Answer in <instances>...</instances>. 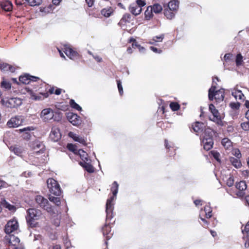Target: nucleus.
Wrapping results in <instances>:
<instances>
[{"label": "nucleus", "mask_w": 249, "mask_h": 249, "mask_svg": "<svg viewBox=\"0 0 249 249\" xmlns=\"http://www.w3.org/2000/svg\"><path fill=\"white\" fill-rule=\"evenodd\" d=\"M86 1L88 4L89 6L91 7L93 4L94 0H86Z\"/></svg>", "instance_id": "obj_63"}, {"label": "nucleus", "mask_w": 249, "mask_h": 249, "mask_svg": "<svg viewBox=\"0 0 249 249\" xmlns=\"http://www.w3.org/2000/svg\"><path fill=\"white\" fill-rule=\"evenodd\" d=\"M201 143L204 149L209 150L212 148L213 144V138L207 137V138L201 139Z\"/></svg>", "instance_id": "obj_16"}, {"label": "nucleus", "mask_w": 249, "mask_h": 249, "mask_svg": "<svg viewBox=\"0 0 249 249\" xmlns=\"http://www.w3.org/2000/svg\"><path fill=\"white\" fill-rule=\"evenodd\" d=\"M230 106L233 109H238L240 106V104L238 102L231 103Z\"/></svg>", "instance_id": "obj_52"}, {"label": "nucleus", "mask_w": 249, "mask_h": 249, "mask_svg": "<svg viewBox=\"0 0 249 249\" xmlns=\"http://www.w3.org/2000/svg\"><path fill=\"white\" fill-rule=\"evenodd\" d=\"M170 107L173 111H177L179 109V105L176 102H172L170 104Z\"/></svg>", "instance_id": "obj_46"}, {"label": "nucleus", "mask_w": 249, "mask_h": 249, "mask_svg": "<svg viewBox=\"0 0 249 249\" xmlns=\"http://www.w3.org/2000/svg\"><path fill=\"white\" fill-rule=\"evenodd\" d=\"M240 159L235 158L234 157H230L229 160L231 164L236 168H240L242 166V163L241 162Z\"/></svg>", "instance_id": "obj_29"}, {"label": "nucleus", "mask_w": 249, "mask_h": 249, "mask_svg": "<svg viewBox=\"0 0 249 249\" xmlns=\"http://www.w3.org/2000/svg\"><path fill=\"white\" fill-rule=\"evenodd\" d=\"M49 199L50 201L53 202L57 206H59L61 204L60 199L59 197H55L52 196H50Z\"/></svg>", "instance_id": "obj_41"}, {"label": "nucleus", "mask_w": 249, "mask_h": 249, "mask_svg": "<svg viewBox=\"0 0 249 249\" xmlns=\"http://www.w3.org/2000/svg\"><path fill=\"white\" fill-rule=\"evenodd\" d=\"M200 218L201 220L203 222V223L204 224L203 226L204 227L206 228V227H207L208 226L209 224V222L205 219H204V218H203L202 217H201L200 216Z\"/></svg>", "instance_id": "obj_62"}, {"label": "nucleus", "mask_w": 249, "mask_h": 249, "mask_svg": "<svg viewBox=\"0 0 249 249\" xmlns=\"http://www.w3.org/2000/svg\"><path fill=\"white\" fill-rule=\"evenodd\" d=\"M18 227V224L17 220H10L5 225L4 231L6 234H10L12 232L16 231Z\"/></svg>", "instance_id": "obj_10"}, {"label": "nucleus", "mask_w": 249, "mask_h": 249, "mask_svg": "<svg viewBox=\"0 0 249 249\" xmlns=\"http://www.w3.org/2000/svg\"><path fill=\"white\" fill-rule=\"evenodd\" d=\"M150 48L152 51L156 53H160L162 52V51L161 50H159L158 49L155 47L151 46L150 47Z\"/></svg>", "instance_id": "obj_58"}, {"label": "nucleus", "mask_w": 249, "mask_h": 249, "mask_svg": "<svg viewBox=\"0 0 249 249\" xmlns=\"http://www.w3.org/2000/svg\"><path fill=\"white\" fill-rule=\"evenodd\" d=\"M176 12L172 11L168 8H165L164 10V14L165 16L169 19L173 18Z\"/></svg>", "instance_id": "obj_34"}, {"label": "nucleus", "mask_w": 249, "mask_h": 249, "mask_svg": "<svg viewBox=\"0 0 249 249\" xmlns=\"http://www.w3.org/2000/svg\"><path fill=\"white\" fill-rule=\"evenodd\" d=\"M216 86L213 85L211 88L209 89L208 97L209 99L212 101L214 99L217 102L223 101L224 98V93L223 89L215 90Z\"/></svg>", "instance_id": "obj_4"}, {"label": "nucleus", "mask_w": 249, "mask_h": 249, "mask_svg": "<svg viewBox=\"0 0 249 249\" xmlns=\"http://www.w3.org/2000/svg\"><path fill=\"white\" fill-rule=\"evenodd\" d=\"M222 144L226 149H230L232 147V142L227 138H224L221 142Z\"/></svg>", "instance_id": "obj_35"}, {"label": "nucleus", "mask_w": 249, "mask_h": 249, "mask_svg": "<svg viewBox=\"0 0 249 249\" xmlns=\"http://www.w3.org/2000/svg\"><path fill=\"white\" fill-rule=\"evenodd\" d=\"M178 7V2L176 0H171L168 4L167 8H169L172 11L177 12V9Z\"/></svg>", "instance_id": "obj_30"}, {"label": "nucleus", "mask_w": 249, "mask_h": 249, "mask_svg": "<svg viewBox=\"0 0 249 249\" xmlns=\"http://www.w3.org/2000/svg\"><path fill=\"white\" fill-rule=\"evenodd\" d=\"M31 98L34 100H41L44 99L45 98L48 97L49 94L48 92H40L38 94L32 91L30 92Z\"/></svg>", "instance_id": "obj_17"}, {"label": "nucleus", "mask_w": 249, "mask_h": 249, "mask_svg": "<svg viewBox=\"0 0 249 249\" xmlns=\"http://www.w3.org/2000/svg\"><path fill=\"white\" fill-rule=\"evenodd\" d=\"M243 57L240 53H239L237 55L236 58V64L237 66H240L242 65Z\"/></svg>", "instance_id": "obj_51"}, {"label": "nucleus", "mask_w": 249, "mask_h": 249, "mask_svg": "<svg viewBox=\"0 0 249 249\" xmlns=\"http://www.w3.org/2000/svg\"><path fill=\"white\" fill-rule=\"evenodd\" d=\"M35 201L40 207L46 210L48 212L50 213L53 212L52 207L49 204V201L42 196H36L35 197Z\"/></svg>", "instance_id": "obj_7"}, {"label": "nucleus", "mask_w": 249, "mask_h": 249, "mask_svg": "<svg viewBox=\"0 0 249 249\" xmlns=\"http://www.w3.org/2000/svg\"><path fill=\"white\" fill-rule=\"evenodd\" d=\"M202 135L201 136V139L207 138V137H210L211 138H213V130L210 127H206L205 126V128L204 129L203 131H202Z\"/></svg>", "instance_id": "obj_25"}, {"label": "nucleus", "mask_w": 249, "mask_h": 249, "mask_svg": "<svg viewBox=\"0 0 249 249\" xmlns=\"http://www.w3.org/2000/svg\"><path fill=\"white\" fill-rule=\"evenodd\" d=\"M226 183L229 187L232 186L234 183L233 177L230 175V177L226 179Z\"/></svg>", "instance_id": "obj_47"}, {"label": "nucleus", "mask_w": 249, "mask_h": 249, "mask_svg": "<svg viewBox=\"0 0 249 249\" xmlns=\"http://www.w3.org/2000/svg\"><path fill=\"white\" fill-rule=\"evenodd\" d=\"M89 54H90V55H92L93 56V57H94V59H95L97 62H99L102 61V58L100 57L99 56H98V55H93L92 54V53L90 52H89Z\"/></svg>", "instance_id": "obj_59"}, {"label": "nucleus", "mask_w": 249, "mask_h": 249, "mask_svg": "<svg viewBox=\"0 0 249 249\" xmlns=\"http://www.w3.org/2000/svg\"><path fill=\"white\" fill-rule=\"evenodd\" d=\"M231 95L236 100H243L244 95L241 90L234 89L231 91Z\"/></svg>", "instance_id": "obj_26"}, {"label": "nucleus", "mask_w": 249, "mask_h": 249, "mask_svg": "<svg viewBox=\"0 0 249 249\" xmlns=\"http://www.w3.org/2000/svg\"><path fill=\"white\" fill-rule=\"evenodd\" d=\"M41 216V212L40 210L36 209H29L27 210L26 220L28 224L32 227L36 225V220L39 219Z\"/></svg>", "instance_id": "obj_3"}, {"label": "nucleus", "mask_w": 249, "mask_h": 249, "mask_svg": "<svg viewBox=\"0 0 249 249\" xmlns=\"http://www.w3.org/2000/svg\"><path fill=\"white\" fill-rule=\"evenodd\" d=\"M137 4L138 6H140L142 8V6H144L146 3L144 0H137Z\"/></svg>", "instance_id": "obj_57"}, {"label": "nucleus", "mask_w": 249, "mask_h": 249, "mask_svg": "<svg viewBox=\"0 0 249 249\" xmlns=\"http://www.w3.org/2000/svg\"><path fill=\"white\" fill-rule=\"evenodd\" d=\"M117 87L118 89V90L119 92V93L121 95H122L123 93V89L122 85V83L120 80H117Z\"/></svg>", "instance_id": "obj_53"}, {"label": "nucleus", "mask_w": 249, "mask_h": 249, "mask_svg": "<svg viewBox=\"0 0 249 249\" xmlns=\"http://www.w3.org/2000/svg\"><path fill=\"white\" fill-rule=\"evenodd\" d=\"M119 185L116 181H114L111 188V191L112 192L113 196L107 200L106 203V213L107 219H111L112 218V212L113 210L114 204L112 202L115 198L118 193Z\"/></svg>", "instance_id": "obj_1"}, {"label": "nucleus", "mask_w": 249, "mask_h": 249, "mask_svg": "<svg viewBox=\"0 0 249 249\" xmlns=\"http://www.w3.org/2000/svg\"><path fill=\"white\" fill-rule=\"evenodd\" d=\"M67 148L68 149L72 152H73L75 154L77 153V151L78 150L77 149L76 146L71 143H69L67 145Z\"/></svg>", "instance_id": "obj_45"}, {"label": "nucleus", "mask_w": 249, "mask_h": 249, "mask_svg": "<svg viewBox=\"0 0 249 249\" xmlns=\"http://www.w3.org/2000/svg\"><path fill=\"white\" fill-rule=\"evenodd\" d=\"M232 154L234 155L236 158L240 159L241 158L242 155L240 150L238 149H234L232 151Z\"/></svg>", "instance_id": "obj_50"}, {"label": "nucleus", "mask_w": 249, "mask_h": 249, "mask_svg": "<svg viewBox=\"0 0 249 249\" xmlns=\"http://www.w3.org/2000/svg\"><path fill=\"white\" fill-rule=\"evenodd\" d=\"M30 147L33 150V153L29 156V160H31V162L32 164L38 165V162L33 160V159L36 156L44 152L45 146L42 142L38 141H35L31 143Z\"/></svg>", "instance_id": "obj_2"}, {"label": "nucleus", "mask_w": 249, "mask_h": 249, "mask_svg": "<svg viewBox=\"0 0 249 249\" xmlns=\"http://www.w3.org/2000/svg\"><path fill=\"white\" fill-rule=\"evenodd\" d=\"M24 118L23 116L18 115L11 118L7 123L9 127H16L20 125L23 122Z\"/></svg>", "instance_id": "obj_9"}, {"label": "nucleus", "mask_w": 249, "mask_h": 249, "mask_svg": "<svg viewBox=\"0 0 249 249\" xmlns=\"http://www.w3.org/2000/svg\"><path fill=\"white\" fill-rule=\"evenodd\" d=\"M64 50L65 51L64 52L66 55L71 59H75L78 55L77 53L74 51L71 48L69 47L65 46Z\"/></svg>", "instance_id": "obj_18"}, {"label": "nucleus", "mask_w": 249, "mask_h": 249, "mask_svg": "<svg viewBox=\"0 0 249 249\" xmlns=\"http://www.w3.org/2000/svg\"><path fill=\"white\" fill-rule=\"evenodd\" d=\"M6 238L9 244L14 246H17L20 242L19 239L14 235H9L6 236Z\"/></svg>", "instance_id": "obj_20"}, {"label": "nucleus", "mask_w": 249, "mask_h": 249, "mask_svg": "<svg viewBox=\"0 0 249 249\" xmlns=\"http://www.w3.org/2000/svg\"><path fill=\"white\" fill-rule=\"evenodd\" d=\"M240 126L244 131H249V120L241 123Z\"/></svg>", "instance_id": "obj_48"}, {"label": "nucleus", "mask_w": 249, "mask_h": 249, "mask_svg": "<svg viewBox=\"0 0 249 249\" xmlns=\"http://www.w3.org/2000/svg\"><path fill=\"white\" fill-rule=\"evenodd\" d=\"M154 13L159 14L162 10V7L158 3L154 4L153 6H150Z\"/></svg>", "instance_id": "obj_39"}, {"label": "nucleus", "mask_w": 249, "mask_h": 249, "mask_svg": "<svg viewBox=\"0 0 249 249\" xmlns=\"http://www.w3.org/2000/svg\"><path fill=\"white\" fill-rule=\"evenodd\" d=\"M209 110L213 114L212 116H209L210 120L215 123L219 125L222 126L223 123L221 120V116L217 109L215 108L214 106L211 104L209 105Z\"/></svg>", "instance_id": "obj_6"}, {"label": "nucleus", "mask_w": 249, "mask_h": 249, "mask_svg": "<svg viewBox=\"0 0 249 249\" xmlns=\"http://www.w3.org/2000/svg\"><path fill=\"white\" fill-rule=\"evenodd\" d=\"M113 12V10L111 7H108L107 8H104L101 10V14L104 17L108 18L112 14Z\"/></svg>", "instance_id": "obj_37"}, {"label": "nucleus", "mask_w": 249, "mask_h": 249, "mask_svg": "<svg viewBox=\"0 0 249 249\" xmlns=\"http://www.w3.org/2000/svg\"><path fill=\"white\" fill-rule=\"evenodd\" d=\"M235 187L238 191L236 193L237 196L241 197L245 195V191L247 189V185L244 181H240L236 182Z\"/></svg>", "instance_id": "obj_11"}, {"label": "nucleus", "mask_w": 249, "mask_h": 249, "mask_svg": "<svg viewBox=\"0 0 249 249\" xmlns=\"http://www.w3.org/2000/svg\"><path fill=\"white\" fill-rule=\"evenodd\" d=\"M130 42H132V46L133 48L140 47V45L138 44L135 39L131 38L130 39Z\"/></svg>", "instance_id": "obj_56"}, {"label": "nucleus", "mask_w": 249, "mask_h": 249, "mask_svg": "<svg viewBox=\"0 0 249 249\" xmlns=\"http://www.w3.org/2000/svg\"><path fill=\"white\" fill-rule=\"evenodd\" d=\"M47 184L50 192L56 196H59L61 194V190L57 181L53 178H49Z\"/></svg>", "instance_id": "obj_5"}, {"label": "nucleus", "mask_w": 249, "mask_h": 249, "mask_svg": "<svg viewBox=\"0 0 249 249\" xmlns=\"http://www.w3.org/2000/svg\"><path fill=\"white\" fill-rule=\"evenodd\" d=\"M15 68L13 66L9 65L6 63H1V71H10L13 72L15 71Z\"/></svg>", "instance_id": "obj_33"}, {"label": "nucleus", "mask_w": 249, "mask_h": 249, "mask_svg": "<svg viewBox=\"0 0 249 249\" xmlns=\"http://www.w3.org/2000/svg\"><path fill=\"white\" fill-rule=\"evenodd\" d=\"M23 0H22L23 1ZM30 4V5L32 6H35L37 5H39L41 4L42 0H26ZM21 0H16V3L18 4H21Z\"/></svg>", "instance_id": "obj_32"}, {"label": "nucleus", "mask_w": 249, "mask_h": 249, "mask_svg": "<svg viewBox=\"0 0 249 249\" xmlns=\"http://www.w3.org/2000/svg\"><path fill=\"white\" fill-rule=\"evenodd\" d=\"M164 37V35L161 34L159 36H154L149 41V44L156 45V43L158 42H162Z\"/></svg>", "instance_id": "obj_36"}, {"label": "nucleus", "mask_w": 249, "mask_h": 249, "mask_svg": "<svg viewBox=\"0 0 249 249\" xmlns=\"http://www.w3.org/2000/svg\"><path fill=\"white\" fill-rule=\"evenodd\" d=\"M153 11L151 9V7H150V6H148L144 13L145 18L147 20H149L153 16Z\"/></svg>", "instance_id": "obj_40"}, {"label": "nucleus", "mask_w": 249, "mask_h": 249, "mask_svg": "<svg viewBox=\"0 0 249 249\" xmlns=\"http://www.w3.org/2000/svg\"><path fill=\"white\" fill-rule=\"evenodd\" d=\"M76 154L79 155L81 159L84 162L88 161V154L85 151H84L82 149H79Z\"/></svg>", "instance_id": "obj_38"}, {"label": "nucleus", "mask_w": 249, "mask_h": 249, "mask_svg": "<svg viewBox=\"0 0 249 249\" xmlns=\"http://www.w3.org/2000/svg\"><path fill=\"white\" fill-rule=\"evenodd\" d=\"M50 138L54 142H57L61 137V135L58 128L56 127H53L50 135Z\"/></svg>", "instance_id": "obj_13"}, {"label": "nucleus", "mask_w": 249, "mask_h": 249, "mask_svg": "<svg viewBox=\"0 0 249 249\" xmlns=\"http://www.w3.org/2000/svg\"><path fill=\"white\" fill-rule=\"evenodd\" d=\"M53 223L54 225H55L56 227H58L60 223V220L59 217L58 216L56 217H53Z\"/></svg>", "instance_id": "obj_54"}, {"label": "nucleus", "mask_w": 249, "mask_h": 249, "mask_svg": "<svg viewBox=\"0 0 249 249\" xmlns=\"http://www.w3.org/2000/svg\"><path fill=\"white\" fill-rule=\"evenodd\" d=\"M64 244L67 249H69L71 246V243L70 241L67 239L64 241Z\"/></svg>", "instance_id": "obj_61"}, {"label": "nucleus", "mask_w": 249, "mask_h": 249, "mask_svg": "<svg viewBox=\"0 0 249 249\" xmlns=\"http://www.w3.org/2000/svg\"><path fill=\"white\" fill-rule=\"evenodd\" d=\"M83 166L89 173H93L94 171L93 167L91 164L86 162V161L85 162Z\"/></svg>", "instance_id": "obj_42"}, {"label": "nucleus", "mask_w": 249, "mask_h": 249, "mask_svg": "<svg viewBox=\"0 0 249 249\" xmlns=\"http://www.w3.org/2000/svg\"><path fill=\"white\" fill-rule=\"evenodd\" d=\"M37 79H38L37 77L32 76L29 74H25L21 75L19 78V81L24 84H29L31 81H36Z\"/></svg>", "instance_id": "obj_15"}, {"label": "nucleus", "mask_w": 249, "mask_h": 249, "mask_svg": "<svg viewBox=\"0 0 249 249\" xmlns=\"http://www.w3.org/2000/svg\"><path fill=\"white\" fill-rule=\"evenodd\" d=\"M195 132L197 133L202 132L205 128V124L203 123L197 122L192 125Z\"/></svg>", "instance_id": "obj_22"}, {"label": "nucleus", "mask_w": 249, "mask_h": 249, "mask_svg": "<svg viewBox=\"0 0 249 249\" xmlns=\"http://www.w3.org/2000/svg\"><path fill=\"white\" fill-rule=\"evenodd\" d=\"M70 104L72 108L78 110L80 111L82 110L81 107L78 105L77 103H76L74 100L71 99L70 101Z\"/></svg>", "instance_id": "obj_44"}, {"label": "nucleus", "mask_w": 249, "mask_h": 249, "mask_svg": "<svg viewBox=\"0 0 249 249\" xmlns=\"http://www.w3.org/2000/svg\"><path fill=\"white\" fill-rule=\"evenodd\" d=\"M69 121L74 125H78L80 123V117L76 114H71L68 116Z\"/></svg>", "instance_id": "obj_24"}, {"label": "nucleus", "mask_w": 249, "mask_h": 249, "mask_svg": "<svg viewBox=\"0 0 249 249\" xmlns=\"http://www.w3.org/2000/svg\"><path fill=\"white\" fill-rule=\"evenodd\" d=\"M10 150L16 155L19 156H21L22 154L24 151L23 147L19 146H11Z\"/></svg>", "instance_id": "obj_31"}, {"label": "nucleus", "mask_w": 249, "mask_h": 249, "mask_svg": "<svg viewBox=\"0 0 249 249\" xmlns=\"http://www.w3.org/2000/svg\"><path fill=\"white\" fill-rule=\"evenodd\" d=\"M68 135L74 141L77 142L84 145L86 144V141L83 137H80L72 132H70L68 134Z\"/></svg>", "instance_id": "obj_21"}, {"label": "nucleus", "mask_w": 249, "mask_h": 249, "mask_svg": "<svg viewBox=\"0 0 249 249\" xmlns=\"http://www.w3.org/2000/svg\"><path fill=\"white\" fill-rule=\"evenodd\" d=\"M1 206L12 212H15L17 210L16 207L15 205L10 204L5 199H1Z\"/></svg>", "instance_id": "obj_23"}, {"label": "nucleus", "mask_w": 249, "mask_h": 249, "mask_svg": "<svg viewBox=\"0 0 249 249\" xmlns=\"http://www.w3.org/2000/svg\"><path fill=\"white\" fill-rule=\"evenodd\" d=\"M54 116V112L50 108H45L42 110L40 114L41 118L45 122L48 121Z\"/></svg>", "instance_id": "obj_12"}, {"label": "nucleus", "mask_w": 249, "mask_h": 249, "mask_svg": "<svg viewBox=\"0 0 249 249\" xmlns=\"http://www.w3.org/2000/svg\"><path fill=\"white\" fill-rule=\"evenodd\" d=\"M102 231L107 240L110 239L113 235V233L111 232V228L108 225L104 226L102 229Z\"/></svg>", "instance_id": "obj_19"}, {"label": "nucleus", "mask_w": 249, "mask_h": 249, "mask_svg": "<svg viewBox=\"0 0 249 249\" xmlns=\"http://www.w3.org/2000/svg\"><path fill=\"white\" fill-rule=\"evenodd\" d=\"M1 87L4 88L6 89H9L11 88V84L9 82L3 80L1 83Z\"/></svg>", "instance_id": "obj_49"}, {"label": "nucleus", "mask_w": 249, "mask_h": 249, "mask_svg": "<svg viewBox=\"0 0 249 249\" xmlns=\"http://www.w3.org/2000/svg\"><path fill=\"white\" fill-rule=\"evenodd\" d=\"M249 231V221L246 225L244 229H242V232L244 234L245 233H247L248 235V233Z\"/></svg>", "instance_id": "obj_55"}, {"label": "nucleus", "mask_w": 249, "mask_h": 249, "mask_svg": "<svg viewBox=\"0 0 249 249\" xmlns=\"http://www.w3.org/2000/svg\"><path fill=\"white\" fill-rule=\"evenodd\" d=\"M131 18V15L129 14H124L122 19H121L120 22L122 23L130 22Z\"/></svg>", "instance_id": "obj_43"}, {"label": "nucleus", "mask_w": 249, "mask_h": 249, "mask_svg": "<svg viewBox=\"0 0 249 249\" xmlns=\"http://www.w3.org/2000/svg\"><path fill=\"white\" fill-rule=\"evenodd\" d=\"M231 55H232L230 53H226L225 54L224 58L225 60H227L230 58Z\"/></svg>", "instance_id": "obj_64"}, {"label": "nucleus", "mask_w": 249, "mask_h": 249, "mask_svg": "<svg viewBox=\"0 0 249 249\" xmlns=\"http://www.w3.org/2000/svg\"><path fill=\"white\" fill-rule=\"evenodd\" d=\"M129 10L133 15L137 16L139 15L142 12V8L136 4H132L129 6Z\"/></svg>", "instance_id": "obj_27"}, {"label": "nucleus", "mask_w": 249, "mask_h": 249, "mask_svg": "<svg viewBox=\"0 0 249 249\" xmlns=\"http://www.w3.org/2000/svg\"><path fill=\"white\" fill-rule=\"evenodd\" d=\"M243 239L245 241V247L246 248L249 247V239L248 238L247 235H246V237H245V235H244V237H243Z\"/></svg>", "instance_id": "obj_60"}, {"label": "nucleus", "mask_w": 249, "mask_h": 249, "mask_svg": "<svg viewBox=\"0 0 249 249\" xmlns=\"http://www.w3.org/2000/svg\"><path fill=\"white\" fill-rule=\"evenodd\" d=\"M13 5L11 1L6 0L1 2V9L5 11L9 12L12 10Z\"/></svg>", "instance_id": "obj_28"}, {"label": "nucleus", "mask_w": 249, "mask_h": 249, "mask_svg": "<svg viewBox=\"0 0 249 249\" xmlns=\"http://www.w3.org/2000/svg\"><path fill=\"white\" fill-rule=\"evenodd\" d=\"M34 129L35 128L33 126H28L20 129L18 131L20 133H23L22 137L24 139L29 140L30 139L31 136V131Z\"/></svg>", "instance_id": "obj_14"}, {"label": "nucleus", "mask_w": 249, "mask_h": 249, "mask_svg": "<svg viewBox=\"0 0 249 249\" xmlns=\"http://www.w3.org/2000/svg\"><path fill=\"white\" fill-rule=\"evenodd\" d=\"M1 103L7 107L15 108L22 104V101L18 98H11L1 100Z\"/></svg>", "instance_id": "obj_8"}]
</instances>
